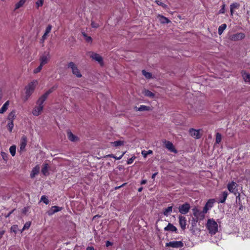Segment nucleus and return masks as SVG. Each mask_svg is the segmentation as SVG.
<instances>
[{
	"label": "nucleus",
	"mask_w": 250,
	"mask_h": 250,
	"mask_svg": "<svg viewBox=\"0 0 250 250\" xmlns=\"http://www.w3.org/2000/svg\"><path fill=\"white\" fill-rule=\"evenodd\" d=\"M178 218L180 226L181 229L183 230H184L186 229V226L187 225V220L186 217L180 215Z\"/></svg>",
	"instance_id": "4468645a"
},
{
	"label": "nucleus",
	"mask_w": 250,
	"mask_h": 250,
	"mask_svg": "<svg viewBox=\"0 0 250 250\" xmlns=\"http://www.w3.org/2000/svg\"><path fill=\"white\" fill-rule=\"evenodd\" d=\"M193 214L195 218L196 221L203 220L205 217V214L207 212H204V209L202 211L200 210L197 207H194L192 209Z\"/></svg>",
	"instance_id": "7ed1b4c3"
},
{
	"label": "nucleus",
	"mask_w": 250,
	"mask_h": 250,
	"mask_svg": "<svg viewBox=\"0 0 250 250\" xmlns=\"http://www.w3.org/2000/svg\"><path fill=\"white\" fill-rule=\"evenodd\" d=\"M30 225H31V223L30 222H26L24 224V226H23V227L22 228V230H25L26 229H29V227H30Z\"/></svg>",
	"instance_id": "37998d69"
},
{
	"label": "nucleus",
	"mask_w": 250,
	"mask_h": 250,
	"mask_svg": "<svg viewBox=\"0 0 250 250\" xmlns=\"http://www.w3.org/2000/svg\"><path fill=\"white\" fill-rule=\"evenodd\" d=\"M61 209V208H60L58 206H53L51 207L50 210L48 211V214L49 215H52L53 214L60 211Z\"/></svg>",
	"instance_id": "412c9836"
},
{
	"label": "nucleus",
	"mask_w": 250,
	"mask_h": 250,
	"mask_svg": "<svg viewBox=\"0 0 250 250\" xmlns=\"http://www.w3.org/2000/svg\"><path fill=\"white\" fill-rule=\"evenodd\" d=\"M227 196H228V192L224 191L223 193V199H220V203L224 202L227 197Z\"/></svg>",
	"instance_id": "58836bf2"
},
{
	"label": "nucleus",
	"mask_w": 250,
	"mask_h": 250,
	"mask_svg": "<svg viewBox=\"0 0 250 250\" xmlns=\"http://www.w3.org/2000/svg\"><path fill=\"white\" fill-rule=\"evenodd\" d=\"M86 250H94V249L92 247H88L86 249Z\"/></svg>",
	"instance_id": "4d7b16f0"
},
{
	"label": "nucleus",
	"mask_w": 250,
	"mask_h": 250,
	"mask_svg": "<svg viewBox=\"0 0 250 250\" xmlns=\"http://www.w3.org/2000/svg\"><path fill=\"white\" fill-rule=\"evenodd\" d=\"M136 157L135 156H132L131 158L129 159L127 161V164L128 165L131 164L133 161L135 159Z\"/></svg>",
	"instance_id": "a18cd8bd"
},
{
	"label": "nucleus",
	"mask_w": 250,
	"mask_h": 250,
	"mask_svg": "<svg viewBox=\"0 0 250 250\" xmlns=\"http://www.w3.org/2000/svg\"><path fill=\"white\" fill-rule=\"evenodd\" d=\"M158 173L157 172H156L154 174H153V175H152V179H154L156 177V176L157 175Z\"/></svg>",
	"instance_id": "bf43d9fd"
},
{
	"label": "nucleus",
	"mask_w": 250,
	"mask_h": 250,
	"mask_svg": "<svg viewBox=\"0 0 250 250\" xmlns=\"http://www.w3.org/2000/svg\"><path fill=\"white\" fill-rule=\"evenodd\" d=\"M53 90L54 88H51L39 98L36 102V105L34 107L32 111V114L33 115L38 116L42 113L43 109V104L44 102L46 100L48 95L51 93Z\"/></svg>",
	"instance_id": "f257e3e1"
},
{
	"label": "nucleus",
	"mask_w": 250,
	"mask_h": 250,
	"mask_svg": "<svg viewBox=\"0 0 250 250\" xmlns=\"http://www.w3.org/2000/svg\"><path fill=\"white\" fill-rule=\"evenodd\" d=\"M83 36L85 37V40L87 42H91L92 41V38L89 37L86 35L85 34H83Z\"/></svg>",
	"instance_id": "49530a36"
},
{
	"label": "nucleus",
	"mask_w": 250,
	"mask_h": 250,
	"mask_svg": "<svg viewBox=\"0 0 250 250\" xmlns=\"http://www.w3.org/2000/svg\"><path fill=\"white\" fill-rule=\"evenodd\" d=\"M214 202V199H209L207 202L204 208V212H207L212 207Z\"/></svg>",
	"instance_id": "2eb2a0df"
},
{
	"label": "nucleus",
	"mask_w": 250,
	"mask_h": 250,
	"mask_svg": "<svg viewBox=\"0 0 250 250\" xmlns=\"http://www.w3.org/2000/svg\"><path fill=\"white\" fill-rule=\"evenodd\" d=\"M5 232V230L4 229H0V239L3 237V235Z\"/></svg>",
	"instance_id": "de8ad7c7"
},
{
	"label": "nucleus",
	"mask_w": 250,
	"mask_h": 250,
	"mask_svg": "<svg viewBox=\"0 0 250 250\" xmlns=\"http://www.w3.org/2000/svg\"><path fill=\"white\" fill-rule=\"evenodd\" d=\"M16 228L17 227L16 226H12L11 228V231H13L14 232H16V230L15 229H16Z\"/></svg>",
	"instance_id": "603ef678"
},
{
	"label": "nucleus",
	"mask_w": 250,
	"mask_h": 250,
	"mask_svg": "<svg viewBox=\"0 0 250 250\" xmlns=\"http://www.w3.org/2000/svg\"><path fill=\"white\" fill-rule=\"evenodd\" d=\"M68 67L71 69L73 74L78 78H81L82 76L78 67L73 62H70L68 63Z\"/></svg>",
	"instance_id": "39448f33"
},
{
	"label": "nucleus",
	"mask_w": 250,
	"mask_h": 250,
	"mask_svg": "<svg viewBox=\"0 0 250 250\" xmlns=\"http://www.w3.org/2000/svg\"><path fill=\"white\" fill-rule=\"evenodd\" d=\"M91 26L93 28H97L98 27V25L93 21H92L91 22Z\"/></svg>",
	"instance_id": "09e8293b"
},
{
	"label": "nucleus",
	"mask_w": 250,
	"mask_h": 250,
	"mask_svg": "<svg viewBox=\"0 0 250 250\" xmlns=\"http://www.w3.org/2000/svg\"><path fill=\"white\" fill-rule=\"evenodd\" d=\"M227 25L226 24H223L220 26V35L223 32V31L226 28Z\"/></svg>",
	"instance_id": "79ce46f5"
},
{
	"label": "nucleus",
	"mask_w": 250,
	"mask_h": 250,
	"mask_svg": "<svg viewBox=\"0 0 250 250\" xmlns=\"http://www.w3.org/2000/svg\"><path fill=\"white\" fill-rule=\"evenodd\" d=\"M26 0H20V1L15 4L14 10H16L22 7L26 2Z\"/></svg>",
	"instance_id": "393cba45"
},
{
	"label": "nucleus",
	"mask_w": 250,
	"mask_h": 250,
	"mask_svg": "<svg viewBox=\"0 0 250 250\" xmlns=\"http://www.w3.org/2000/svg\"><path fill=\"white\" fill-rule=\"evenodd\" d=\"M43 0H38L36 2V5L37 8H39V7L42 6L43 5Z\"/></svg>",
	"instance_id": "a19ab883"
},
{
	"label": "nucleus",
	"mask_w": 250,
	"mask_h": 250,
	"mask_svg": "<svg viewBox=\"0 0 250 250\" xmlns=\"http://www.w3.org/2000/svg\"><path fill=\"white\" fill-rule=\"evenodd\" d=\"M207 227L209 230V233L211 234H215L217 231V224L213 220L209 219L208 220Z\"/></svg>",
	"instance_id": "20e7f679"
},
{
	"label": "nucleus",
	"mask_w": 250,
	"mask_h": 250,
	"mask_svg": "<svg viewBox=\"0 0 250 250\" xmlns=\"http://www.w3.org/2000/svg\"><path fill=\"white\" fill-rule=\"evenodd\" d=\"M202 130L201 129H195L193 128H190L189 130L190 135L195 139H200L202 135L201 133Z\"/></svg>",
	"instance_id": "6e6552de"
},
{
	"label": "nucleus",
	"mask_w": 250,
	"mask_h": 250,
	"mask_svg": "<svg viewBox=\"0 0 250 250\" xmlns=\"http://www.w3.org/2000/svg\"><path fill=\"white\" fill-rule=\"evenodd\" d=\"M112 145L115 146H123L125 144L124 141L118 140L111 143Z\"/></svg>",
	"instance_id": "cd10ccee"
},
{
	"label": "nucleus",
	"mask_w": 250,
	"mask_h": 250,
	"mask_svg": "<svg viewBox=\"0 0 250 250\" xmlns=\"http://www.w3.org/2000/svg\"><path fill=\"white\" fill-rule=\"evenodd\" d=\"M155 2L158 5L162 6L163 7L166 8L167 7V5L164 3H163L161 0H156Z\"/></svg>",
	"instance_id": "c9c22d12"
},
{
	"label": "nucleus",
	"mask_w": 250,
	"mask_h": 250,
	"mask_svg": "<svg viewBox=\"0 0 250 250\" xmlns=\"http://www.w3.org/2000/svg\"><path fill=\"white\" fill-rule=\"evenodd\" d=\"M163 143L165 145L166 147L170 151L176 153L177 151L174 148V146L171 142L167 140H164Z\"/></svg>",
	"instance_id": "f8f14e48"
},
{
	"label": "nucleus",
	"mask_w": 250,
	"mask_h": 250,
	"mask_svg": "<svg viewBox=\"0 0 250 250\" xmlns=\"http://www.w3.org/2000/svg\"><path fill=\"white\" fill-rule=\"evenodd\" d=\"M141 153L144 158H146L148 155L152 154L153 153V151L151 150H148V151L144 150L142 151Z\"/></svg>",
	"instance_id": "2f4dec72"
},
{
	"label": "nucleus",
	"mask_w": 250,
	"mask_h": 250,
	"mask_svg": "<svg viewBox=\"0 0 250 250\" xmlns=\"http://www.w3.org/2000/svg\"><path fill=\"white\" fill-rule=\"evenodd\" d=\"M16 147L15 145L12 146L9 148V151L12 156H14L16 154Z\"/></svg>",
	"instance_id": "473e14b6"
},
{
	"label": "nucleus",
	"mask_w": 250,
	"mask_h": 250,
	"mask_svg": "<svg viewBox=\"0 0 250 250\" xmlns=\"http://www.w3.org/2000/svg\"><path fill=\"white\" fill-rule=\"evenodd\" d=\"M228 188L230 192L233 193L235 195L237 192V184L234 182H232L228 185Z\"/></svg>",
	"instance_id": "9d476101"
},
{
	"label": "nucleus",
	"mask_w": 250,
	"mask_h": 250,
	"mask_svg": "<svg viewBox=\"0 0 250 250\" xmlns=\"http://www.w3.org/2000/svg\"><path fill=\"white\" fill-rule=\"evenodd\" d=\"M14 126L13 122L12 121H10L7 124L8 129L9 132H11L12 131L13 128Z\"/></svg>",
	"instance_id": "72a5a7b5"
},
{
	"label": "nucleus",
	"mask_w": 250,
	"mask_h": 250,
	"mask_svg": "<svg viewBox=\"0 0 250 250\" xmlns=\"http://www.w3.org/2000/svg\"><path fill=\"white\" fill-rule=\"evenodd\" d=\"M190 208V205L186 203L178 207V209L179 212H180L182 214H186L188 213Z\"/></svg>",
	"instance_id": "0eeeda50"
},
{
	"label": "nucleus",
	"mask_w": 250,
	"mask_h": 250,
	"mask_svg": "<svg viewBox=\"0 0 250 250\" xmlns=\"http://www.w3.org/2000/svg\"><path fill=\"white\" fill-rule=\"evenodd\" d=\"M142 189H143V188H142V187H141V188H138V191L139 192H141V191H142Z\"/></svg>",
	"instance_id": "680f3d73"
},
{
	"label": "nucleus",
	"mask_w": 250,
	"mask_h": 250,
	"mask_svg": "<svg viewBox=\"0 0 250 250\" xmlns=\"http://www.w3.org/2000/svg\"><path fill=\"white\" fill-rule=\"evenodd\" d=\"M126 183H124V184H123V185H121V186H119V187H116V188H115V189H119V188H121V187H122L124 186H125V185H126Z\"/></svg>",
	"instance_id": "5fc2aeb1"
},
{
	"label": "nucleus",
	"mask_w": 250,
	"mask_h": 250,
	"mask_svg": "<svg viewBox=\"0 0 250 250\" xmlns=\"http://www.w3.org/2000/svg\"><path fill=\"white\" fill-rule=\"evenodd\" d=\"M47 36V34H46L45 33H44V34L43 35L42 37V40H45V39L46 38V36Z\"/></svg>",
	"instance_id": "13d9d810"
},
{
	"label": "nucleus",
	"mask_w": 250,
	"mask_h": 250,
	"mask_svg": "<svg viewBox=\"0 0 250 250\" xmlns=\"http://www.w3.org/2000/svg\"><path fill=\"white\" fill-rule=\"evenodd\" d=\"M245 36L244 33H239L235 34H233L230 36V39L232 41H236L241 40L245 38Z\"/></svg>",
	"instance_id": "ddd939ff"
},
{
	"label": "nucleus",
	"mask_w": 250,
	"mask_h": 250,
	"mask_svg": "<svg viewBox=\"0 0 250 250\" xmlns=\"http://www.w3.org/2000/svg\"><path fill=\"white\" fill-rule=\"evenodd\" d=\"M1 155L4 159H5L6 157H7V154L5 152H1Z\"/></svg>",
	"instance_id": "3c124183"
},
{
	"label": "nucleus",
	"mask_w": 250,
	"mask_h": 250,
	"mask_svg": "<svg viewBox=\"0 0 250 250\" xmlns=\"http://www.w3.org/2000/svg\"><path fill=\"white\" fill-rule=\"evenodd\" d=\"M166 246L172 248H181L183 246V243L181 241H171L167 243Z\"/></svg>",
	"instance_id": "9b49d317"
},
{
	"label": "nucleus",
	"mask_w": 250,
	"mask_h": 250,
	"mask_svg": "<svg viewBox=\"0 0 250 250\" xmlns=\"http://www.w3.org/2000/svg\"><path fill=\"white\" fill-rule=\"evenodd\" d=\"M38 84L37 80H33L25 87V99L27 100L33 93L36 86Z\"/></svg>",
	"instance_id": "f03ea898"
},
{
	"label": "nucleus",
	"mask_w": 250,
	"mask_h": 250,
	"mask_svg": "<svg viewBox=\"0 0 250 250\" xmlns=\"http://www.w3.org/2000/svg\"><path fill=\"white\" fill-rule=\"evenodd\" d=\"M90 57L95 61L98 62L101 65H104L103 59L102 56L99 54L92 52L90 55Z\"/></svg>",
	"instance_id": "1a4fd4ad"
},
{
	"label": "nucleus",
	"mask_w": 250,
	"mask_h": 250,
	"mask_svg": "<svg viewBox=\"0 0 250 250\" xmlns=\"http://www.w3.org/2000/svg\"><path fill=\"white\" fill-rule=\"evenodd\" d=\"M8 105H9V101H7L4 103V104L2 105V106L0 109V113L2 114L4 112H5L6 110L8 108Z\"/></svg>",
	"instance_id": "bb28decb"
},
{
	"label": "nucleus",
	"mask_w": 250,
	"mask_h": 250,
	"mask_svg": "<svg viewBox=\"0 0 250 250\" xmlns=\"http://www.w3.org/2000/svg\"><path fill=\"white\" fill-rule=\"evenodd\" d=\"M111 245H112V243L108 241H107L106 242V247H108V246H110Z\"/></svg>",
	"instance_id": "864d4df0"
},
{
	"label": "nucleus",
	"mask_w": 250,
	"mask_h": 250,
	"mask_svg": "<svg viewBox=\"0 0 250 250\" xmlns=\"http://www.w3.org/2000/svg\"><path fill=\"white\" fill-rule=\"evenodd\" d=\"M42 66H43V65H42L40 64V65L37 68H36L34 70L33 73L34 74H37V73L40 72L41 71V70L42 69Z\"/></svg>",
	"instance_id": "e433bc0d"
},
{
	"label": "nucleus",
	"mask_w": 250,
	"mask_h": 250,
	"mask_svg": "<svg viewBox=\"0 0 250 250\" xmlns=\"http://www.w3.org/2000/svg\"><path fill=\"white\" fill-rule=\"evenodd\" d=\"M142 74L147 79H150L152 78V74L150 72H146V70H142Z\"/></svg>",
	"instance_id": "c85d7f7f"
},
{
	"label": "nucleus",
	"mask_w": 250,
	"mask_h": 250,
	"mask_svg": "<svg viewBox=\"0 0 250 250\" xmlns=\"http://www.w3.org/2000/svg\"><path fill=\"white\" fill-rule=\"evenodd\" d=\"M40 171V167L38 165L36 166L35 167L32 169L31 173L30 174V177L31 178H34L36 175H37Z\"/></svg>",
	"instance_id": "4be33fe9"
},
{
	"label": "nucleus",
	"mask_w": 250,
	"mask_h": 250,
	"mask_svg": "<svg viewBox=\"0 0 250 250\" xmlns=\"http://www.w3.org/2000/svg\"><path fill=\"white\" fill-rule=\"evenodd\" d=\"M48 165L47 164H44L43 165V167L42 169V172L43 175H47L48 174Z\"/></svg>",
	"instance_id": "a878e982"
},
{
	"label": "nucleus",
	"mask_w": 250,
	"mask_h": 250,
	"mask_svg": "<svg viewBox=\"0 0 250 250\" xmlns=\"http://www.w3.org/2000/svg\"><path fill=\"white\" fill-rule=\"evenodd\" d=\"M142 93L144 96L152 98H154L155 96L153 93L146 89L143 90Z\"/></svg>",
	"instance_id": "aec40b11"
},
{
	"label": "nucleus",
	"mask_w": 250,
	"mask_h": 250,
	"mask_svg": "<svg viewBox=\"0 0 250 250\" xmlns=\"http://www.w3.org/2000/svg\"><path fill=\"white\" fill-rule=\"evenodd\" d=\"M134 109L136 111H149L150 110V107L149 106H147L145 105H141L140 107H138L135 106Z\"/></svg>",
	"instance_id": "6ab92c4d"
},
{
	"label": "nucleus",
	"mask_w": 250,
	"mask_h": 250,
	"mask_svg": "<svg viewBox=\"0 0 250 250\" xmlns=\"http://www.w3.org/2000/svg\"><path fill=\"white\" fill-rule=\"evenodd\" d=\"M67 134L68 138L70 141L75 142L79 140L78 137L74 135L70 131H68Z\"/></svg>",
	"instance_id": "dca6fc26"
},
{
	"label": "nucleus",
	"mask_w": 250,
	"mask_h": 250,
	"mask_svg": "<svg viewBox=\"0 0 250 250\" xmlns=\"http://www.w3.org/2000/svg\"><path fill=\"white\" fill-rule=\"evenodd\" d=\"M158 18L161 23L164 24L170 22V21L167 18L162 15H159L158 16Z\"/></svg>",
	"instance_id": "5701e85b"
},
{
	"label": "nucleus",
	"mask_w": 250,
	"mask_h": 250,
	"mask_svg": "<svg viewBox=\"0 0 250 250\" xmlns=\"http://www.w3.org/2000/svg\"><path fill=\"white\" fill-rule=\"evenodd\" d=\"M41 201L43 202L46 205H47L49 203V201L47 198L44 195H43L41 197Z\"/></svg>",
	"instance_id": "f704fd0d"
},
{
	"label": "nucleus",
	"mask_w": 250,
	"mask_h": 250,
	"mask_svg": "<svg viewBox=\"0 0 250 250\" xmlns=\"http://www.w3.org/2000/svg\"><path fill=\"white\" fill-rule=\"evenodd\" d=\"M50 59V56L49 52L47 51L43 52L40 56V64L43 66L48 62Z\"/></svg>",
	"instance_id": "423d86ee"
},
{
	"label": "nucleus",
	"mask_w": 250,
	"mask_h": 250,
	"mask_svg": "<svg viewBox=\"0 0 250 250\" xmlns=\"http://www.w3.org/2000/svg\"><path fill=\"white\" fill-rule=\"evenodd\" d=\"M1 0V1H4V0Z\"/></svg>",
	"instance_id": "e2e57ef3"
},
{
	"label": "nucleus",
	"mask_w": 250,
	"mask_h": 250,
	"mask_svg": "<svg viewBox=\"0 0 250 250\" xmlns=\"http://www.w3.org/2000/svg\"><path fill=\"white\" fill-rule=\"evenodd\" d=\"M238 6L239 5L237 3H233L230 5V12L231 15H232L233 9L238 8Z\"/></svg>",
	"instance_id": "ea45409f"
},
{
	"label": "nucleus",
	"mask_w": 250,
	"mask_h": 250,
	"mask_svg": "<svg viewBox=\"0 0 250 250\" xmlns=\"http://www.w3.org/2000/svg\"><path fill=\"white\" fill-rule=\"evenodd\" d=\"M51 29H52V26L50 24L48 25L45 29V32L44 33L48 35V34L50 32Z\"/></svg>",
	"instance_id": "c03bdc74"
},
{
	"label": "nucleus",
	"mask_w": 250,
	"mask_h": 250,
	"mask_svg": "<svg viewBox=\"0 0 250 250\" xmlns=\"http://www.w3.org/2000/svg\"><path fill=\"white\" fill-rule=\"evenodd\" d=\"M147 181L146 180H143L141 181V184L144 185L146 183Z\"/></svg>",
	"instance_id": "6e6d98bb"
},
{
	"label": "nucleus",
	"mask_w": 250,
	"mask_h": 250,
	"mask_svg": "<svg viewBox=\"0 0 250 250\" xmlns=\"http://www.w3.org/2000/svg\"><path fill=\"white\" fill-rule=\"evenodd\" d=\"M15 116V113L14 111H12L10 113L8 116V119L10 120V121L13 120Z\"/></svg>",
	"instance_id": "4c0bfd02"
},
{
	"label": "nucleus",
	"mask_w": 250,
	"mask_h": 250,
	"mask_svg": "<svg viewBox=\"0 0 250 250\" xmlns=\"http://www.w3.org/2000/svg\"><path fill=\"white\" fill-rule=\"evenodd\" d=\"M125 153V152H124L122 153V154L119 157H116L115 156V155H114L113 154H108V155H107L105 157H112V158H113L114 159H115L116 160H120L122 157L124 155V154Z\"/></svg>",
	"instance_id": "7c9ffc66"
},
{
	"label": "nucleus",
	"mask_w": 250,
	"mask_h": 250,
	"mask_svg": "<svg viewBox=\"0 0 250 250\" xmlns=\"http://www.w3.org/2000/svg\"><path fill=\"white\" fill-rule=\"evenodd\" d=\"M242 76L245 82L250 84V74L244 72Z\"/></svg>",
	"instance_id": "b1692460"
},
{
	"label": "nucleus",
	"mask_w": 250,
	"mask_h": 250,
	"mask_svg": "<svg viewBox=\"0 0 250 250\" xmlns=\"http://www.w3.org/2000/svg\"><path fill=\"white\" fill-rule=\"evenodd\" d=\"M224 5H222V8L221 9V10H220V13H224Z\"/></svg>",
	"instance_id": "052dcab7"
},
{
	"label": "nucleus",
	"mask_w": 250,
	"mask_h": 250,
	"mask_svg": "<svg viewBox=\"0 0 250 250\" xmlns=\"http://www.w3.org/2000/svg\"><path fill=\"white\" fill-rule=\"evenodd\" d=\"M172 211V207L170 206V207H168V208H167L165 209V210H164L163 213L165 216H167L168 215V214H169V213L171 212Z\"/></svg>",
	"instance_id": "c756f323"
},
{
	"label": "nucleus",
	"mask_w": 250,
	"mask_h": 250,
	"mask_svg": "<svg viewBox=\"0 0 250 250\" xmlns=\"http://www.w3.org/2000/svg\"><path fill=\"white\" fill-rule=\"evenodd\" d=\"M27 140L25 137H22L20 144V151H24L26 146Z\"/></svg>",
	"instance_id": "f3484780"
},
{
	"label": "nucleus",
	"mask_w": 250,
	"mask_h": 250,
	"mask_svg": "<svg viewBox=\"0 0 250 250\" xmlns=\"http://www.w3.org/2000/svg\"><path fill=\"white\" fill-rule=\"evenodd\" d=\"M165 231H169L172 232H176L177 228L171 223H168V225L164 228Z\"/></svg>",
	"instance_id": "a211bd4d"
},
{
	"label": "nucleus",
	"mask_w": 250,
	"mask_h": 250,
	"mask_svg": "<svg viewBox=\"0 0 250 250\" xmlns=\"http://www.w3.org/2000/svg\"><path fill=\"white\" fill-rule=\"evenodd\" d=\"M216 143H219V132H217L216 134Z\"/></svg>",
	"instance_id": "8fccbe9b"
}]
</instances>
